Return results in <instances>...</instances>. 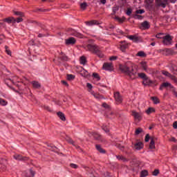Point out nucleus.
Instances as JSON below:
<instances>
[{
  "label": "nucleus",
  "instance_id": "nucleus-1",
  "mask_svg": "<svg viewBox=\"0 0 177 177\" xmlns=\"http://www.w3.org/2000/svg\"><path fill=\"white\" fill-rule=\"evenodd\" d=\"M119 68L122 73L128 75L131 80H136L138 78V70L133 68L132 64L127 62L123 65H120Z\"/></svg>",
  "mask_w": 177,
  "mask_h": 177
},
{
  "label": "nucleus",
  "instance_id": "nucleus-2",
  "mask_svg": "<svg viewBox=\"0 0 177 177\" xmlns=\"http://www.w3.org/2000/svg\"><path fill=\"white\" fill-rule=\"evenodd\" d=\"M87 48L92 53H95V55H97L98 57L102 58L103 57V56H104V55H103L102 51L100 50V48H99V46H97V45L96 44H88L87 46Z\"/></svg>",
  "mask_w": 177,
  "mask_h": 177
},
{
  "label": "nucleus",
  "instance_id": "nucleus-3",
  "mask_svg": "<svg viewBox=\"0 0 177 177\" xmlns=\"http://www.w3.org/2000/svg\"><path fill=\"white\" fill-rule=\"evenodd\" d=\"M139 78L143 80L142 84L145 86H147V85H150V84H153V81H151L145 73H138Z\"/></svg>",
  "mask_w": 177,
  "mask_h": 177
},
{
  "label": "nucleus",
  "instance_id": "nucleus-4",
  "mask_svg": "<svg viewBox=\"0 0 177 177\" xmlns=\"http://www.w3.org/2000/svg\"><path fill=\"white\" fill-rule=\"evenodd\" d=\"M131 115L133 117L135 121L140 122L143 118V113L142 112H137L136 111H131Z\"/></svg>",
  "mask_w": 177,
  "mask_h": 177
},
{
  "label": "nucleus",
  "instance_id": "nucleus-5",
  "mask_svg": "<svg viewBox=\"0 0 177 177\" xmlns=\"http://www.w3.org/2000/svg\"><path fill=\"white\" fill-rule=\"evenodd\" d=\"M162 39V44H164V45H171L172 44V37L170 35L163 37Z\"/></svg>",
  "mask_w": 177,
  "mask_h": 177
},
{
  "label": "nucleus",
  "instance_id": "nucleus-6",
  "mask_svg": "<svg viewBox=\"0 0 177 177\" xmlns=\"http://www.w3.org/2000/svg\"><path fill=\"white\" fill-rule=\"evenodd\" d=\"M114 97L115 100V102H117V104H121L122 103V96H121V94H120V92L117 91L114 93Z\"/></svg>",
  "mask_w": 177,
  "mask_h": 177
},
{
  "label": "nucleus",
  "instance_id": "nucleus-7",
  "mask_svg": "<svg viewBox=\"0 0 177 177\" xmlns=\"http://www.w3.org/2000/svg\"><path fill=\"white\" fill-rule=\"evenodd\" d=\"M163 52H165V56H172L174 55H176V52L171 48H166L163 50Z\"/></svg>",
  "mask_w": 177,
  "mask_h": 177
},
{
  "label": "nucleus",
  "instance_id": "nucleus-8",
  "mask_svg": "<svg viewBox=\"0 0 177 177\" xmlns=\"http://www.w3.org/2000/svg\"><path fill=\"white\" fill-rule=\"evenodd\" d=\"M164 88H170V89H172L174 88V86L169 82H164L160 85L159 89L160 91H162Z\"/></svg>",
  "mask_w": 177,
  "mask_h": 177
},
{
  "label": "nucleus",
  "instance_id": "nucleus-9",
  "mask_svg": "<svg viewBox=\"0 0 177 177\" xmlns=\"http://www.w3.org/2000/svg\"><path fill=\"white\" fill-rule=\"evenodd\" d=\"M77 40L74 37H69L65 40L66 45H75Z\"/></svg>",
  "mask_w": 177,
  "mask_h": 177
},
{
  "label": "nucleus",
  "instance_id": "nucleus-10",
  "mask_svg": "<svg viewBox=\"0 0 177 177\" xmlns=\"http://www.w3.org/2000/svg\"><path fill=\"white\" fill-rule=\"evenodd\" d=\"M82 70L80 71V75H82V77H84V78H89V77H91V73H89L88 71L85 70L84 67H82Z\"/></svg>",
  "mask_w": 177,
  "mask_h": 177
},
{
  "label": "nucleus",
  "instance_id": "nucleus-11",
  "mask_svg": "<svg viewBox=\"0 0 177 177\" xmlns=\"http://www.w3.org/2000/svg\"><path fill=\"white\" fill-rule=\"evenodd\" d=\"M71 32V35H73V37H77V38H84V35L73 29H69Z\"/></svg>",
  "mask_w": 177,
  "mask_h": 177
},
{
  "label": "nucleus",
  "instance_id": "nucleus-12",
  "mask_svg": "<svg viewBox=\"0 0 177 177\" xmlns=\"http://www.w3.org/2000/svg\"><path fill=\"white\" fill-rule=\"evenodd\" d=\"M103 70H106L108 71H111L113 70L112 63H104L102 66Z\"/></svg>",
  "mask_w": 177,
  "mask_h": 177
},
{
  "label": "nucleus",
  "instance_id": "nucleus-13",
  "mask_svg": "<svg viewBox=\"0 0 177 177\" xmlns=\"http://www.w3.org/2000/svg\"><path fill=\"white\" fill-rule=\"evenodd\" d=\"M156 3L158 6L165 8V6H167V3H168V0H156Z\"/></svg>",
  "mask_w": 177,
  "mask_h": 177
},
{
  "label": "nucleus",
  "instance_id": "nucleus-14",
  "mask_svg": "<svg viewBox=\"0 0 177 177\" xmlns=\"http://www.w3.org/2000/svg\"><path fill=\"white\" fill-rule=\"evenodd\" d=\"M92 136H93L95 140H100L101 142H103V138H102V135L99 134V133H97V132L92 133Z\"/></svg>",
  "mask_w": 177,
  "mask_h": 177
},
{
  "label": "nucleus",
  "instance_id": "nucleus-15",
  "mask_svg": "<svg viewBox=\"0 0 177 177\" xmlns=\"http://www.w3.org/2000/svg\"><path fill=\"white\" fill-rule=\"evenodd\" d=\"M3 21H6V23H8V24H10V23H16V19L13 17H8L7 18H5L3 19Z\"/></svg>",
  "mask_w": 177,
  "mask_h": 177
},
{
  "label": "nucleus",
  "instance_id": "nucleus-16",
  "mask_svg": "<svg viewBox=\"0 0 177 177\" xmlns=\"http://www.w3.org/2000/svg\"><path fill=\"white\" fill-rule=\"evenodd\" d=\"M120 44H122V45H120V50H122V52H125V49H127L128 48V44H127V41H120Z\"/></svg>",
  "mask_w": 177,
  "mask_h": 177
},
{
  "label": "nucleus",
  "instance_id": "nucleus-17",
  "mask_svg": "<svg viewBox=\"0 0 177 177\" xmlns=\"http://www.w3.org/2000/svg\"><path fill=\"white\" fill-rule=\"evenodd\" d=\"M143 142H138L134 145V149H136V150H142V149H143Z\"/></svg>",
  "mask_w": 177,
  "mask_h": 177
},
{
  "label": "nucleus",
  "instance_id": "nucleus-18",
  "mask_svg": "<svg viewBox=\"0 0 177 177\" xmlns=\"http://www.w3.org/2000/svg\"><path fill=\"white\" fill-rule=\"evenodd\" d=\"M157 140V138H154L153 137H151V142L149 143V149H156V141H154Z\"/></svg>",
  "mask_w": 177,
  "mask_h": 177
},
{
  "label": "nucleus",
  "instance_id": "nucleus-19",
  "mask_svg": "<svg viewBox=\"0 0 177 177\" xmlns=\"http://www.w3.org/2000/svg\"><path fill=\"white\" fill-rule=\"evenodd\" d=\"M57 117H59V118L61 120V121H66V115H64V113H63V112L62 111H58L57 112Z\"/></svg>",
  "mask_w": 177,
  "mask_h": 177
},
{
  "label": "nucleus",
  "instance_id": "nucleus-20",
  "mask_svg": "<svg viewBox=\"0 0 177 177\" xmlns=\"http://www.w3.org/2000/svg\"><path fill=\"white\" fill-rule=\"evenodd\" d=\"M34 89H41V83L37 82V81H33L31 82Z\"/></svg>",
  "mask_w": 177,
  "mask_h": 177
},
{
  "label": "nucleus",
  "instance_id": "nucleus-21",
  "mask_svg": "<svg viewBox=\"0 0 177 177\" xmlns=\"http://www.w3.org/2000/svg\"><path fill=\"white\" fill-rule=\"evenodd\" d=\"M116 158L119 160L123 161V162H128V161H129V159L124 157L122 155H117Z\"/></svg>",
  "mask_w": 177,
  "mask_h": 177
},
{
  "label": "nucleus",
  "instance_id": "nucleus-22",
  "mask_svg": "<svg viewBox=\"0 0 177 177\" xmlns=\"http://www.w3.org/2000/svg\"><path fill=\"white\" fill-rule=\"evenodd\" d=\"M141 26L144 30H148V28H150V24L147 21H145L141 24Z\"/></svg>",
  "mask_w": 177,
  "mask_h": 177
},
{
  "label": "nucleus",
  "instance_id": "nucleus-23",
  "mask_svg": "<svg viewBox=\"0 0 177 177\" xmlns=\"http://www.w3.org/2000/svg\"><path fill=\"white\" fill-rule=\"evenodd\" d=\"M145 113L148 115H150L151 113H156V109H154L153 107H149L147 110L145 111Z\"/></svg>",
  "mask_w": 177,
  "mask_h": 177
},
{
  "label": "nucleus",
  "instance_id": "nucleus-24",
  "mask_svg": "<svg viewBox=\"0 0 177 177\" xmlns=\"http://www.w3.org/2000/svg\"><path fill=\"white\" fill-rule=\"evenodd\" d=\"M91 95H93L94 96V97H95V99H99V100L104 99V97H103V95H102L97 93L92 92Z\"/></svg>",
  "mask_w": 177,
  "mask_h": 177
},
{
  "label": "nucleus",
  "instance_id": "nucleus-25",
  "mask_svg": "<svg viewBox=\"0 0 177 177\" xmlns=\"http://www.w3.org/2000/svg\"><path fill=\"white\" fill-rule=\"evenodd\" d=\"M127 38L131 41H133V42H138V41H139V37L135 35L127 36Z\"/></svg>",
  "mask_w": 177,
  "mask_h": 177
},
{
  "label": "nucleus",
  "instance_id": "nucleus-26",
  "mask_svg": "<svg viewBox=\"0 0 177 177\" xmlns=\"http://www.w3.org/2000/svg\"><path fill=\"white\" fill-rule=\"evenodd\" d=\"M95 147H96L97 150L98 151H100V153H106V150L103 149L102 147V146H100V145H95Z\"/></svg>",
  "mask_w": 177,
  "mask_h": 177
},
{
  "label": "nucleus",
  "instance_id": "nucleus-27",
  "mask_svg": "<svg viewBox=\"0 0 177 177\" xmlns=\"http://www.w3.org/2000/svg\"><path fill=\"white\" fill-rule=\"evenodd\" d=\"M15 16H19V17H24V12L20 11H13Z\"/></svg>",
  "mask_w": 177,
  "mask_h": 177
},
{
  "label": "nucleus",
  "instance_id": "nucleus-28",
  "mask_svg": "<svg viewBox=\"0 0 177 177\" xmlns=\"http://www.w3.org/2000/svg\"><path fill=\"white\" fill-rule=\"evenodd\" d=\"M151 100L153 102L154 104H158L160 103V100L157 97H151Z\"/></svg>",
  "mask_w": 177,
  "mask_h": 177
},
{
  "label": "nucleus",
  "instance_id": "nucleus-29",
  "mask_svg": "<svg viewBox=\"0 0 177 177\" xmlns=\"http://www.w3.org/2000/svg\"><path fill=\"white\" fill-rule=\"evenodd\" d=\"M80 64H83V66L86 64V57H85V56H82L80 57Z\"/></svg>",
  "mask_w": 177,
  "mask_h": 177
},
{
  "label": "nucleus",
  "instance_id": "nucleus-30",
  "mask_svg": "<svg viewBox=\"0 0 177 177\" xmlns=\"http://www.w3.org/2000/svg\"><path fill=\"white\" fill-rule=\"evenodd\" d=\"M143 132V129L141 127H138L136 129L135 135L136 136H138V135H140V133H142Z\"/></svg>",
  "mask_w": 177,
  "mask_h": 177
},
{
  "label": "nucleus",
  "instance_id": "nucleus-31",
  "mask_svg": "<svg viewBox=\"0 0 177 177\" xmlns=\"http://www.w3.org/2000/svg\"><path fill=\"white\" fill-rule=\"evenodd\" d=\"M132 17H133V19H136L138 20H142L143 19V16L138 15V14L132 15Z\"/></svg>",
  "mask_w": 177,
  "mask_h": 177
},
{
  "label": "nucleus",
  "instance_id": "nucleus-32",
  "mask_svg": "<svg viewBox=\"0 0 177 177\" xmlns=\"http://www.w3.org/2000/svg\"><path fill=\"white\" fill-rule=\"evenodd\" d=\"M142 68L145 71H147V63L146 62H142L140 63Z\"/></svg>",
  "mask_w": 177,
  "mask_h": 177
},
{
  "label": "nucleus",
  "instance_id": "nucleus-33",
  "mask_svg": "<svg viewBox=\"0 0 177 177\" xmlns=\"http://www.w3.org/2000/svg\"><path fill=\"white\" fill-rule=\"evenodd\" d=\"M86 8H88V3H86V2H84L80 4V8L82 10H85Z\"/></svg>",
  "mask_w": 177,
  "mask_h": 177
},
{
  "label": "nucleus",
  "instance_id": "nucleus-34",
  "mask_svg": "<svg viewBox=\"0 0 177 177\" xmlns=\"http://www.w3.org/2000/svg\"><path fill=\"white\" fill-rule=\"evenodd\" d=\"M147 175H149L147 170H143L140 172V177H146Z\"/></svg>",
  "mask_w": 177,
  "mask_h": 177
},
{
  "label": "nucleus",
  "instance_id": "nucleus-35",
  "mask_svg": "<svg viewBox=\"0 0 177 177\" xmlns=\"http://www.w3.org/2000/svg\"><path fill=\"white\" fill-rule=\"evenodd\" d=\"M115 20H118L119 23H124L125 21V17H122V18H120L119 17H115Z\"/></svg>",
  "mask_w": 177,
  "mask_h": 177
},
{
  "label": "nucleus",
  "instance_id": "nucleus-36",
  "mask_svg": "<svg viewBox=\"0 0 177 177\" xmlns=\"http://www.w3.org/2000/svg\"><path fill=\"white\" fill-rule=\"evenodd\" d=\"M66 77H67L66 79L68 80V81H73V80L75 79V75H73L68 74Z\"/></svg>",
  "mask_w": 177,
  "mask_h": 177
},
{
  "label": "nucleus",
  "instance_id": "nucleus-37",
  "mask_svg": "<svg viewBox=\"0 0 177 177\" xmlns=\"http://www.w3.org/2000/svg\"><path fill=\"white\" fill-rule=\"evenodd\" d=\"M136 56H139L140 57H146L147 55L143 51H139Z\"/></svg>",
  "mask_w": 177,
  "mask_h": 177
},
{
  "label": "nucleus",
  "instance_id": "nucleus-38",
  "mask_svg": "<svg viewBox=\"0 0 177 177\" xmlns=\"http://www.w3.org/2000/svg\"><path fill=\"white\" fill-rule=\"evenodd\" d=\"M86 24H87L88 26H93V24H99V23H97V21H86Z\"/></svg>",
  "mask_w": 177,
  "mask_h": 177
},
{
  "label": "nucleus",
  "instance_id": "nucleus-39",
  "mask_svg": "<svg viewBox=\"0 0 177 177\" xmlns=\"http://www.w3.org/2000/svg\"><path fill=\"white\" fill-rule=\"evenodd\" d=\"M59 59L62 62H68V57L66 55H62Z\"/></svg>",
  "mask_w": 177,
  "mask_h": 177
},
{
  "label": "nucleus",
  "instance_id": "nucleus-40",
  "mask_svg": "<svg viewBox=\"0 0 177 177\" xmlns=\"http://www.w3.org/2000/svg\"><path fill=\"white\" fill-rule=\"evenodd\" d=\"M22 157H23V156H21V155H19V154L14 155V158L15 160H18V161H21Z\"/></svg>",
  "mask_w": 177,
  "mask_h": 177
},
{
  "label": "nucleus",
  "instance_id": "nucleus-41",
  "mask_svg": "<svg viewBox=\"0 0 177 177\" xmlns=\"http://www.w3.org/2000/svg\"><path fill=\"white\" fill-rule=\"evenodd\" d=\"M93 77H94L97 81H100V76L97 73H93Z\"/></svg>",
  "mask_w": 177,
  "mask_h": 177
},
{
  "label": "nucleus",
  "instance_id": "nucleus-42",
  "mask_svg": "<svg viewBox=\"0 0 177 177\" xmlns=\"http://www.w3.org/2000/svg\"><path fill=\"white\" fill-rule=\"evenodd\" d=\"M5 48H6V52L7 55H8L9 56H12V51H10V50H9V47L8 46H6Z\"/></svg>",
  "mask_w": 177,
  "mask_h": 177
},
{
  "label": "nucleus",
  "instance_id": "nucleus-43",
  "mask_svg": "<svg viewBox=\"0 0 177 177\" xmlns=\"http://www.w3.org/2000/svg\"><path fill=\"white\" fill-rule=\"evenodd\" d=\"M162 74H163V75H165L166 77H169V78L171 77V74L169 73L168 71H162Z\"/></svg>",
  "mask_w": 177,
  "mask_h": 177
},
{
  "label": "nucleus",
  "instance_id": "nucleus-44",
  "mask_svg": "<svg viewBox=\"0 0 177 177\" xmlns=\"http://www.w3.org/2000/svg\"><path fill=\"white\" fill-rule=\"evenodd\" d=\"M0 104L1 106H6L8 104V102H6V100H3V99H1L0 100Z\"/></svg>",
  "mask_w": 177,
  "mask_h": 177
},
{
  "label": "nucleus",
  "instance_id": "nucleus-45",
  "mask_svg": "<svg viewBox=\"0 0 177 177\" xmlns=\"http://www.w3.org/2000/svg\"><path fill=\"white\" fill-rule=\"evenodd\" d=\"M160 174V170L156 169L152 172L153 176H157Z\"/></svg>",
  "mask_w": 177,
  "mask_h": 177
},
{
  "label": "nucleus",
  "instance_id": "nucleus-46",
  "mask_svg": "<svg viewBox=\"0 0 177 177\" xmlns=\"http://www.w3.org/2000/svg\"><path fill=\"white\" fill-rule=\"evenodd\" d=\"M66 141L68 142V143H70L71 145H73V146H75V145H74L75 142L71 138H68L66 139Z\"/></svg>",
  "mask_w": 177,
  "mask_h": 177
},
{
  "label": "nucleus",
  "instance_id": "nucleus-47",
  "mask_svg": "<svg viewBox=\"0 0 177 177\" xmlns=\"http://www.w3.org/2000/svg\"><path fill=\"white\" fill-rule=\"evenodd\" d=\"M17 86H18L19 91H24V89H26V86H24V84H21V85L17 84Z\"/></svg>",
  "mask_w": 177,
  "mask_h": 177
},
{
  "label": "nucleus",
  "instance_id": "nucleus-48",
  "mask_svg": "<svg viewBox=\"0 0 177 177\" xmlns=\"http://www.w3.org/2000/svg\"><path fill=\"white\" fill-rule=\"evenodd\" d=\"M142 13H145V10H137L136 11V15H142Z\"/></svg>",
  "mask_w": 177,
  "mask_h": 177
},
{
  "label": "nucleus",
  "instance_id": "nucleus-49",
  "mask_svg": "<svg viewBox=\"0 0 177 177\" xmlns=\"http://www.w3.org/2000/svg\"><path fill=\"white\" fill-rule=\"evenodd\" d=\"M131 14H132V8H127L126 15H127V16H131Z\"/></svg>",
  "mask_w": 177,
  "mask_h": 177
},
{
  "label": "nucleus",
  "instance_id": "nucleus-50",
  "mask_svg": "<svg viewBox=\"0 0 177 177\" xmlns=\"http://www.w3.org/2000/svg\"><path fill=\"white\" fill-rule=\"evenodd\" d=\"M23 17H17V19H15L16 20V23H21V21H23Z\"/></svg>",
  "mask_w": 177,
  "mask_h": 177
},
{
  "label": "nucleus",
  "instance_id": "nucleus-51",
  "mask_svg": "<svg viewBox=\"0 0 177 177\" xmlns=\"http://www.w3.org/2000/svg\"><path fill=\"white\" fill-rule=\"evenodd\" d=\"M0 169L1 170V171H5L6 169V165H5V164H1V165H0Z\"/></svg>",
  "mask_w": 177,
  "mask_h": 177
},
{
  "label": "nucleus",
  "instance_id": "nucleus-52",
  "mask_svg": "<svg viewBox=\"0 0 177 177\" xmlns=\"http://www.w3.org/2000/svg\"><path fill=\"white\" fill-rule=\"evenodd\" d=\"M70 167H71V168H73L74 169H77V168H78V165H77L74 163H71Z\"/></svg>",
  "mask_w": 177,
  "mask_h": 177
},
{
  "label": "nucleus",
  "instance_id": "nucleus-53",
  "mask_svg": "<svg viewBox=\"0 0 177 177\" xmlns=\"http://www.w3.org/2000/svg\"><path fill=\"white\" fill-rule=\"evenodd\" d=\"M150 139L151 140V137H150V135L149 134H147L146 136H145V142H149L150 140Z\"/></svg>",
  "mask_w": 177,
  "mask_h": 177
},
{
  "label": "nucleus",
  "instance_id": "nucleus-54",
  "mask_svg": "<svg viewBox=\"0 0 177 177\" xmlns=\"http://www.w3.org/2000/svg\"><path fill=\"white\" fill-rule=\"evenodd\" d=\"M44 110L49 111V113H52V109H50V107H49L48 106H44Z\"/></svg>",
  "mask_w": 177,
  "mask_h": 177
},
{
  "label": "nucleus",
  "instance_id": "nucleus-55",
  "mask_svg": "<svg viewBox=\"0 0 177 177\" xmlns=\"http://www.w3.org/2000/svg\"><path fill=\"white\" fill-rule=\"evenodd\" d=\"M29 160H30V158H28L27 156H22L21 161H28Z\"/></svg>",
  "mask_w": 177,
  "mask_h": 177
},
{
  "label": "nucleus",
  "instance_id": "nucleus-56",
  "mask_svg": "<svg viewBox=\"0 0 177 177\" xmlns=\"http://www.w3.org/2000/svg\"><path fill=\"white\" fill-rule=\"evenodd\" d=\"M169 78H171V80H172V81H174V82H177V79L176 77L171 75V76L169 77Z\"/></svg>",
  "mask_w": 177,
  "mask_h": 177
},
{
  "label": "nucleus",
  "instance_id": "nucleus-57",
  "mask_svg": "<svg viewBox=\"0 0 177 177\" xmlns=\"http://www.w3.org/2000/svg\"><path fill=\"white\" fill-rule=\"evenodd\" d=\"M153 0H145V2L147 5H151L153 3Z\"/></svg>",
  "mask_w": 177,
  "mask_h": 177
},
{
  "label": "nucleus",
  "instance_id": "nucleus-58",
  "mask_svg": "<svg viewBox=\"0 0 177 177\" xmlns=\"http://www.w3.org/2000/svg\"><path fill=\"white\" fill-rule=\"evenodd\" d=\"M118 57L117 56H112L109 58V60L113 61V60H117Z\"/></svg>",
  "mask_w": 177,
  "mask_h": 177
},
{
  "label": "nucleus",
  "instance_id": "nucleus-59",
  "mask_svg": "<svg viewBox=\"0 0 177 177\" xmlns=\"http://www.w3.org/2000/svg\"><path fill=\"white\" fill-rule=\"evenodd\" d=\"M102 107H104V109H109V104H107L106 102H104L102 104Z\"/></svg>",
  "mask_w": 177,
  "mask_h": 177
},
{
  "label": "nucleus",
  "instance_id": "nucleus-60",
  "mask_svg": "<svg viewBox=\"0 0 177 177\" xmlns=\"http://www.w3.org/2000/svg\"><path fill=\"white\" fill-rule=\"evenodd\" d=\"M61 82L63 84V85H65V86H68V83H67V82L62 80Z\"/></svg>",
  "mask_w": 177,
  "mask_h": 177
},
{
  "label": "nucleus",
  "instance_id": "nucleus-61",
  "mask_svg": "<svg viewBox=\"0 0 177 177\" xmlns=\"http://www.w3.org/2000/svg\"><path fill=\"white\" fill-rule=\"evenodd\" d=\"M118 149H120V150H122V151H124V146H122V145H119L118 146Z\"/></svg>",
  "mask_w": 177,
  "mask_h": 177
},
{
  "label": "nucleus",
  "instance_id": "nucleus-62",
  "mask_svg": "<svg viewBox=\"0 0 177 177\" xmlns=\"http://www.w3.org/2000/svg\"><path fill=\"white\" fill-rule=\"evenodd\" d=\"M170 142H174V143H176V138L174 137H172L171 138L169 139Z\"/></svg>",
  "mask_w": 177,
  "mask_h": 177
},
{
  "label": "nucleus",
  "instance_id": "nucleus-63",
  "mask_svg": "<svg viewBox=\"0 0 177 177\" xmlns=\"http://www.w3.org/2000/svg\"><path fill=\"white\" fill-rule=\"evenodd\" d=\"M86 86L87 88H88V89H92L93 88L92 84H91V83H87Z\"/></svg>",
  "mask_w": 177,
  "mask_h": 177
},
{
  "label": "nucleus",
  "instance_id": "nucleus-64",
  "mask_svg": "<svg viewBox=\"0 0 177 177\" xmlns=\"http://www.w3.org/2000/svg\"><path fill=\"white\" fill-rule=\"evenodd\" d=\"M173 127L174 128V129H177V122H174L173 123Z\"/></svg>",
  "mask_w": 177,
  "mask_h": 177
}]
</instances>
